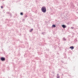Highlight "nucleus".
I'll list each match as a JSON object with an SVG mask.
<instances>
[{"mask_svg":"<svg viewBox=\"0 0 78 78\" xmlns=\"http://www.w3.org/2000/svg\"><path fill=\"white\" fill-rule=\"evenodd\" d=\"M41 11L43 13H45L47 11L46 7L45 6H43L41 9Z\"/></svg>","mask_w":78,"mask_h":78,"instance_id":"nucleus-1","label":"nucleus"},{"mask_svg":"<svg viewBox=\"0 0 78 78\" xmlns=\"http://www.w3.org/2000/svg\"><path fill=\"white\" fill-rule=\"evenodd\" d=\"M0 60L2 61H5V58L4 57H2L0 58Z\"/></svg>","mask_w":78,"mask_h":78,"instance_id":"nucleus-2","label":"nucleus"},{"mask_svg":"<svg viewBox=\"0 0 78 78\" xmlns=\"http://www.w3.org/2000/svg\"><path fill=\"white\" fill-rule=\"evenodd\" d=\"M62 27L63 28H66L67 27V26L65 25H62Z\"/></svg>","mask_w":78,"mask_h":78,"instance_id":"nucleus-3","label":"nucleus"},{"mask_svg":"<svg viewBox=\"0 0 78 78\" xmlns=\"http://www.w3.org/2000/svg\"><path fill=\"white\" fill-rule=\"evenodd\" d=\"M69 48H70V49H71V50H73V49H74V47H73V46H70L69 47Z\"/></svg>","mask_w":78,"mask_h":78,"instance_id":"nucleus-4","label":"nucleus"},{"mask_svg":"<svg viewBox=\"0 0 78 78\" xmlns=\"http://www.w3.org/2000/svg\"><path fill=\"white\" fill-rule=\"evenodd\" d=\"M7 14H9V16H10V17H12V14L10 12H7Z\"/></svg>","mask_w":78,"mask_h":78,"instance_id":"nucleus-5","label":"nucleus"},{"mask_svg":"<svg viewBox=\"0 0 78 78\" xmlns=\"http://www.w3.org/2000/svg\"><path fill=\"white\" fill-rule=\"evenodd\" d=\"M55 27H56V25L55 24L52 25V28H55Z\"/></svg>","mask_w":78,"mask_h":78,"instance_id":"nucleus-6","label":"nucleus"},{"mask_svg":"<svg viewBox=\"0 0 78 78\" xmlns=\"http://www.w3.org/2000/svg\"><path fill=\"white\" fill-rule=\"evenodd\" d=\"M71 7H75V6H74L73 3H72L71 4Z\"/></svg>","mask_w":78,"mask_h":78,"instance_id":"nucleus-7","label":"nucleus"},{"mask_svg":"<svg viewBox=\"0 0 78 78\" xmlns=\"http://www.w3.org/2000/svg\"><path fill=\"white\" fill-rule=\"evenodd\" d=\"M20 15L21 16H23V12H21L20 13Z\"/></svg>","mask_w":78,"mask_h":78,"instance_id":"nucleus-8","label":"nucleus"},{"mask_svg":"<svg viewBox=\"0 0 78 78\" xmlns=\"http://www.w3.org/2000/svg\"><path fill=\"white\" fill-rule=\"evenodd\" d=\"M57 78H59V74H57Z\"/></svg>","mask_w":78,"mask_h":78,"instance_id":"nucleus-9","label":"nucleus"},{"mask_svg":"<svg viewBox=\"0 0 78 78\" xmlns=\"http://www.w3.org/2000/svg\"><path fill=\"white\" fill-rule=\"evenodd\" d=\"M33 29H32L31 30H30V32H31V31H33Z\"/></svg>","mask_w":78,"mask_h":78,"instance_id":"nucleus-10","label":"nucleus"},{"mask_svg":"<svg viewBox=\"0 0 78 78\" xmlns=\"http://www.w3.org/2000/svg\"><path fill=\"white\" fill-rule=\"evenodd\" d=\"M63 41H66V39L64 37L63 38Z\"/></svg>","mask_w":78,"mask_h":78,"instance_id":"nucleus-11","label":"nucleus"},{"mask_svg":"<svg viewBox=\"0 0 78 78\" xmlns=\"http://www.w3.org/2000/svg\"><path fill=\"white\" fill-rule=\"evenodd\" d=\"M74 41L75 42H77V39H76V38L75 40H74Z\"/></svg>","mask_w":78,"mask_h":78,"instance_id":"nucleus-12","label":"nucleus"},{"mask_svg":"<svg viewBox=\"0 0 78 78\" xmlns=\"http://www.w3.org/2000/svg\"><path fill=\"white\" fill-rule=\"evenodd\" d=\"M1 8L2 9H3V6H1Z\"/></svg>","mask_w":78,"mask_h":78,"instance_id":"nucleus-13","label":"nucleus"},{"mask_svg":"<svg viewBox=\"0 0 78 78\" xmlns=\"http://www.w3.org/2000/svg\"><path fill=\"white\" fill-rule=\"evenodd\" d=\"M71 29H73L74 28L73 27H71Z\"/></svg>","mask_w":78,"mask_h":78,"instance_id":"nucleus-14","label":"nucleus"},{"mask_svg":"<svg viewBox=\"0 0 78 78\" xmlns=\"http://www.w3.org/2000/svg\"><path fill=\"white\" fill-rule=\"evenodd\" d=\"M42 34H43V35H44V33L43 32V33H42Z\"/></svg>","mask_w":78,"mask_h":78,"instance_id":"nucleus-15","label":"nucleus"},{"mask_svg":"<svg viewBox=\"0 0 78 78\" xmlns=\"http://www.w3.org/2000/svg\"><path fill=\"white\" fill-rule=\"evenodd\" d=\"M27 17V15H26V16H25V17Z\"/></svg>","mask_w":78,"mask_h":78,"instance_id":"nucleus-16","label":"nucleus"},{"mask_svg":"<svg viewBox=\"0 0 78 78\" xmlns=\"http://www.w3.org/2000/svg\"><path fill=\"white\" fill-rule=\"evenodd\" d=\"M53 73H54V72H53Z\"/></svg>","mask_w":78,"mask_h":78,"instance_id":"nucleus-17","label":"nucleus"}]
</instances>
